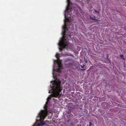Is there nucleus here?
<instances>
[{
	"label": "nucleus",
	"mask_w": 126,
	"mask_h": 126,
	"mask_svg": "<svg viewBox=\"0 0 126 126\" xmlns=\"http://www.w3.org/2000/svg\"><path fill=\"white\" fill-rule=\"evenodd\" d=\"M53 86L51 87L53 90L52 91L51 95H49L47 98L46 102L48 103L51 97H60L61 95L59 94L62 91V87L60 85L61 82L59 80L57 81H54L52 82Z\"/></svg>",
	"instance_id": "obj_1"
},
{
	"label": "nucleus",
	"mask_w": 126,
	"mask_h": 126,
	"mask_svg": "<svg viewBox=\"0 0 126 126\" xmlns=\"http://www.w3.org/2000/svg\"><path fill=\"white\" fill-rule=\"evenodd\" d=\"M67 21L66 20H64V25L63 27V38H62V40L60 41L59 43L58 44V45L60 47L59 50L61 51H62L63 48H66V47L67 46V42L66 41V39H65L66 30H67L66 23L67 22H70V19L67 18Z\"/></svg>",
	"instance_id": "obj_2"
},
{
	"label": "nucleus",
	"mask_w": 126,
	"mask_h": 126,
	"mask_svg": "<svg viewBox=\"0 0 126 126\" xmlns=\"http://www.w3.org/2000/svg\"><path fill=\"white\" fill-rule=\"evenodd\" d=\"M48 103L46 102L44 108V110H42L40 113H39V115L40 119L41 120H43L45 118L47 115V108Z\"/></svg>",
	"instance_id": "obj_3"
},
{
	"label": "nucleus",
	"mask_w": 126,
	"mask_h": 126,
	"mask_svg": "<svg viewBox=\"0 0 126 126\" xmlns=\"http://www.w3.org/2000/svg\"><path fill=\"white\" fill-rule=\"evenodd\" d=\"M57 63V64L58 65V67L59 68L58 69L56 70H55L54 68H53V71L52 72L53 75L55 77L56 76V74L54 73V71H55L56 72L58 73H60L61 72V69L62 67V65L61 61L59 60V59L58 60V61H56Z\"/></svg>",
	"instance_id": "obj_4"
},
{
	"label": "nucleus",
	"mask_w": 126,
	"mask_h": 126,
	"mask_svg": "<svg viewBox=\"0 0 126 126\" xmlns=\"http://www.w3.org/2000/svg\"><path fill=\"white\" fill-rule=\"evenodd\" d=\"M67 15H68V16H67V17H68V18L66 17V15L65 14H64V17H65V18H66V19L65 20H66V21L67 20V19H70H70H71V15H68V14H67Z\"/></svg>",
	"instance_id": "obj_5"
},
{
	"label": "nucleus",
	"mask_w": 126,
	"mask_h": 126,
	"mask_svg": "<svg viewBox=\"0 0 126 126\" xmlns=\"http://www.w3.org/2000/svg\"><path fill=\"white\" fill-rule=\"evenodd\" d=\"M40 120L41 121V122H40L39 123H38V126H43V125H44L42 123V121H43V120H41V119H40Z\"/></svg>",
	"instance_id": "obj_6"
},
{
	"label": "nucleus",
	"mask_w": 126,
	"mask_h": 126,
	"mask_svg": "<svg viewBox=\"0 0 126 126\" xmlns=\"http://www.w3.org/2000/svg\"><path fill=\"white\" fill-rule=\"evenodd\" d=\"M71 9H70L69 7H66V11L68 12V11H71Z\"/></svg>",
	"instance_id": "obj_7"
},
{
	"label": "nucleus",
	"mask_w": 126,
	"mask_h": 126,
	"mask_svg": "<svg viewBox=\"0 0 126 126\" xmlns=\"http://www.w3.org/2000/svg\"><path fill=\"white\" fill-rule=\"evenodd\" d=\"M120 57L123 60H125V58H124L123 56V54H122L120 55Z\"/></svg>",
	"instance_id": "obj_8"
},
{
	"label": "nucleus",
	"mask_w": 126,
	"mask_h": 126,
	"mask_svg": "<svg viewBox=\"0 0 126 126\" xmlns=\"http://www.w3.org/2000/svg\"><path fill=\"white\" fill-rule=\"evenodd\" d=\"M91 18L92 20H96V21H98V20L97 19H95V17H94V18H92V17H91Z\"/></svg>",
	"instance_id": "obj_9"
},
{
	"label": "nucleus",
	"mask_w": 126,
	"mask_h": 126,
	"mask_svg": "<svg viewBox=\"0 0 126 126\" xmlns=\"http://www.w3.org/2000/svg\"><path fill=\"white\" fill-rule=\"evenodd\" d=\"M59 54H57L56 55V57L57 58H58V60L59 59Z\"/></svg>",
	"instance_id": "obj_10"
},
{
	"label": "nucleus",
	"mask_w": 126,
	"mask_h": 126,
	"mask_svg": "<svg viewBox=\"0 0 126 126\" xmlns=\"http://www.w3.org/2000/svg\"><path fill=\"white\" fill-rule=\"evenodd\" d=\"M89 126H90L92 125V124L91 122H89Z\"/></svg>",
	"instance_id": "obj_11"
},
{
	"label": "nucleus",
	"mask_w": 126,
	"mask_h": 126,
	"mask_svg": "<svg viewBox=\"0 0 126 126\" xmlns=\"http://www.w3.org/2000/svg\"><path fill=\"white\" fill-rule=\"evenodd\" d=\"M80 66L82 68H84V65H83V66H82L81 65H80Z\"/></svg>",
	"instance_id": "obj_12"
},
{
	"label": "nucleus",
	"mask_w": 126,
	"mask_h": 126,
	"mask_svg": "<svg viewBox=\"0 0 126 126\" xmlns=\"http://www.w3.org/2000/svg\"><path fill=\"white\" fill-rule=\"evenodd\" d=\"M85 61V62L86 63L87 62V60H85V59H84Z\"/></svg>",
	"instance_id": "obj_13"
},
{
	"label": "nucleus",
	"mask_w": 126,
	"mask_h": 126,
	"mask_svg": "<svg viewBox=\"0 0 126 126\" xmlns=\"http://www.w3.org/2000/svg\"><path fill=\"white\" fill-rule=\"evenodd\" d=\"M86 70V69H82L81 70V71H84L85 70Z\"/></svg>",
	"instance_id": "obj_14"
},
{
	"label": "nucleus",
	"mask_w": 126,
	"mask_h": 126,
	"mask_svg": "<svg viewBox=\"0 0 126 126\" xmlns=\"http://www.w3.org/2000/svg\"><path fill=\"white\" fill-rule=\"evenodd\" d=\"M67 2L68 3H69L70 1V0H67Z\"/></svg>",
	"instance_id": "obj_15"
},
{
	"label": "nucleus",
	"mask_w": 126,
	"mask_h": 126,
	"mask_svg": "<svg viewBox=\"0 0 126 126\" xmlns=\"http://www.w3.org/2000/svg\"><path fill=\"white\" fill-rule=\"evenodd\" d=\"M94 11H95V12H96V13H99V12H98V11H96L95 10Z\"/></svg>",
	"instance_id": "obj_16"
},
{
	"label": "nucleus",
	"mask_w": 126,
	"mask_h": 126,
	"mask_svg": "<svg viewBox=\"0 0 126 126\" xmlns=\"http://www.w3.org/2000/svg\"><path fill=\"white\" fill-rule=\"evenodd\" d=\"M98 21H96V20H95V22H98Z\"/></svg>",
	"instance_id": "obj_17"
},
{
	"label": "nucleus",
	"mask_w": 126,
	"mask_h": 126,
	"mask_svg": "<svg viewBox=\"0 0 126 126\" xmlns=\"http://www.w3.org/2000/svg\"><path fill=\"white\" fill-rule=\"evenodd\" d=\"M69 64L70 65H72V64Z\"/></svg>",
	"instance_id": "obj_18"
},
{
	"label": "nucleus",
	"mask_w": 126,
	"mask_h": 126,
	"mask_svg": "<svg viewBox=\"0 0 126 126\" xmlns=\"http://www.w3.org/2000/svg\"><path fill=\"white\" fill-rule=\"evenodd\" d=\"M49 93H50V91L49 92Z\"/></svg>",
	"instance_id": "obj_19"
}]
</instances>
